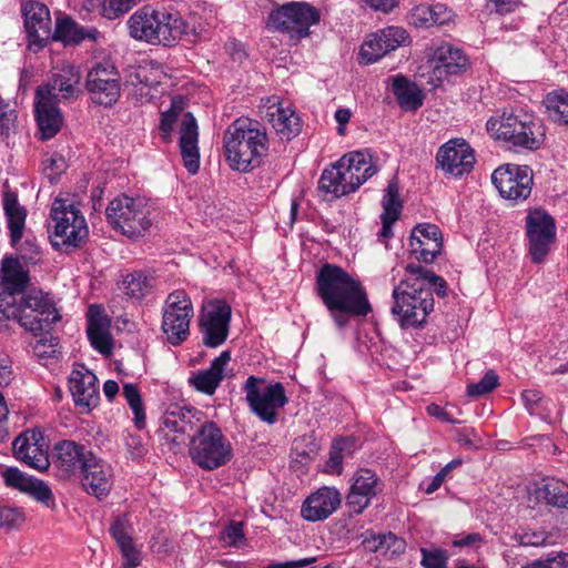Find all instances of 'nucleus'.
<instances>
[{
	"label": "nucleus",
	"mask_w": 568,
	"mask_h": 568,
	"mask_svg": "<svg viewBox=\"0 0 568 568\" xmlns=\"http://www.w3.org/2000/svg\"><path fill=\"white\" fill-rule=\"evenodd\" d=\"M316 293L338 328L347 326L351 317H366L372 312L359 280L335 264L326 263L316 273Z\"/></svg>",
	"instance_id": "nucleus-1"
},
{
	"label": "nucleus",
	"mask_w": 568,
	"mask_h": 568,
	"mask_svg": "<svg viewBox=\"0 0 568 568\" xmlns=\"http://www.w3.org/2000/svg\"><path fill=\"white\" fill-rule=\"evenodd\" d=\"M61 320L48 293L31 288L18 297L10 294L0 300V331H10L18 324L34 335L51 329Z\"/></svg>",
	"instance_id": "nucleus-2"
},
{
	"label": "nucleus",
	"mask_w": 568,
	"mask_h": 568,
	"mask_svg": "<svg viewBox=\"0 0 568 568\" xmlns=\"http://www.w3.org/2000/svg\"><path fill=\"white\" fill-rule=\"evenodd\" d=\"M223 146L230 168L246 173L262 164L268 151V139L257 121L239 118L224 132Z\"/></svg>",
	"instance_id": "nucleus-3"
},
{
	"label": "nucleus",
	"mask_w": 568,
	"mask_h": 568,
	"mask_svg": "<svg viewBox=\"0 0 568 568\" xmlns=\"http://www.w3.org/2000/svg\"><path fill=\"white\" fill-rule=\"evenodd\" d=\"M406 273V278L393 290L390 311L402 328H418L434 308L433 292L420 281V275L426 274L423 266L408 264Z\"/></svg>",
	"instance_id": "nucleus-4"
},
{
	"label": "nucleus",
	"mask_w": 568,
	"mask_h": 568,
	"mask_svg": "<svg viewBox=\"0 0 568 568\" xmlns=\"http://www.w3.org/2000/svg\"><path fill=\"white\" fill-rule=\"evenodd\" d=\"M487 132L496 140L506 142L515 152L537 151L546 140L541 121L523 110H504L486 123Z\"/></svg>",
	"instance_id": "nucleus-5"
},
{
	"label": "nucleus",
	"mask_w": 568,
	"mask_h": 568,
	"mask_svg": "<svg viewBox=\"0 0 568 568\" xmlns=\"http://www.w3.org/2000/svg\"><path fill=\"white\" fill-rule=\"evenodd\" d=\"M129 34L149 44L171 47L193 33V29L178 13L143 7L128 20Z\"/></svg>",
	"instance_id": "nucleus-6"
},
{
	"label": "nucleus",
	"mask_w": 568,
	"mask_h": 568,
	"mask_svg": "<svg viewBox=\"0 0 568 568\" xmlns=\"http://www.w3.org/2000/svg\"><path fill=\"white\" fill-rule=\"evenodd\" d=\"M190 457L204 470L226 465L233 457L231 443L214 422H204L190 440Z\"/></svg>",
	"instance_id": "nucleus-7"
},
{
	"label": "nucleus",
	"mask_w": 568,
	"mask_h": 568,
	"mask_svg": "<svg viewBox=\"0 0 568 568\" xmlns=\"http://www.w3.org/2000/svg\"><path fill=\"white\" fill-rule=\"evenodd\" d=\"M145 199L125 194L113 199L105 209L108 222L128 237L143 236L152 225Z\"/></svg>",
	"instance_id": "nucleus-8"
},
{
	"label": "nucleus",
	"mask_w": 568,
	"mask_h": 568,
	"mask_svg": "<svg viewBox=\"0 0 568 568\" xmlns=\"http://www.w3.org/2000/svg\"><path fill=\"white\" fill-rule=\"evenodd\" d=\"M53 222L52 244L55 247H79L88 237L89 230L80 210L65 200L55 199L51 206Z\"/></svg>",
	"instance_id": "nucleus-9"
},
{
	"label": "nucleus",
	"mask_w": 568,
	"mask_h": 568,
	"mask_svg": "<svg viewBox=\"0 0 568 568\" xmlns=\"http://www.w3.org/2000/svg\"><path fill=\"white\" fill-rule=\"evenodd\" d=\"M320 11L308 2L293 1L274 9L268 14L270 28L300 40L310 36V28L320 22Z\"/></svg>",
	"instance_id": "nucleus-10"
},
{
	"label": "nucleus",
	"mask_w": 568,
	"mask_h": 568,
	"mask_svg": "<svg viewBox=\"0 0 568 568\" xmlns=\"http://www.w3.org/2000/svg\"><path fill=\"white\" fill-rule=\"evenodd\" d=\"M243 390L250 409L263 422L272 425L278 418L277 410L287 403L284 386L281 383L265 385V379L250 376Z\"/></svg>",
	"instance_id": "nucleus-11"
},
{
	"label": "nucleus",
	"mask_w": 568,
	"mask_h": 568,
	"mask_svg": "<svg viewBox=\"0 0 568 568\" xmlns=\"http://www.w3.org/2000/svg\"><path fill=\"white\" fill-rule=\"evenodd\" d=\"M2 205L12 246L18 248L20 257L27 264H37L42 257L40 245L31 239L21 243L27 219L26 207L20 205L17 194L9 190L3 193Z\"/></svg>",
	"instance_id": "nucleus-12"
},
{
	"label": "nucleus",
	"mask_w": 568,
	"mask_h": 568,
	"mask_svg": "<svg viewBox=\"0 0 568 568\" xmlns=\"http://www.w3.org/2000/svg\"><path fill=\"white\" fill-rule=\"evenodd\" d=\"M193 317L191 298L184 291H174L165 300L162 313V331L172 345L183 343L190 333Z\"/></svg>",
	"instance_id": "nucleus-13"
},
{
	"label": "nucleus",
	"mask_w": 568,
	"mask_h": 568,
	"mask_svg": "<svg viewBox=\"0 0 568 568\" xmlns=\"http://www.w3.org/2000/svg\"><path fill=\"white\" fill-rule=\"evenodd\" d=\"M491 182L501 197L517 204L531 194L534 172L528 165L507 163L493 172Z\"/></svg>",
	"instance_id": "nucleus-14"
},
{
	"label": "nucleus",
	"mask_w": 568,
	"mask_h": 568,
	"mask_svg": "<svg viewBox=\"0 0 568 568\" xmlns=\"http://www.w3.org/2000/svg\"><path fill=\"white\" fill-rule=\"evenodd\" d=\"M528 252L534 263H540L548 255L556 240V222L541 209H530L525 219Z\"/></svg>",
	"instance_id": "nucleus-15"
},
{
	"label": "nucleus",
	"mask_w": 568,
	"mask_h": 568,
	"mask_svg": "<svg viewBox=\"0 0 568 568\" xmlns=\"http://www.w3.org/2000/svg\"><path fill=\"white\" fill-rule=\"evenodd\" d=\"M85 88L93 103L111 106L120 98V73L110 61L97 62L87 74Z\"/></svg>",
	"instance_id": "nucleus-16"
},
{
	"label": "nucleus",
	"mask_w": 568,
	"mask_h": 568,
	"mask_svg": "<svg viewBox=\"0 0 568 568\" xmlns=\"http://www.w3.org/2000/svg\"><path fill=\"white\" fill-rule=\"evenodd\" d=\"M232 308L222 300L212 301L200 317L202 341L206 347L215 348L222 345L230 332Z\"/></svg>",
	"instance_id": "nucleus-17"
},
{
	"label": "nucleus",
	"mask_w": 568,
	"mask_h": 568,
	"mask_svg": "<svg viewBox=\"0 0 568 568\" xmlns=\"http://www.w3.org/2000/svg\"><path fill=\"white\" fill-rule=\"evenodd\" d=\"M94 454L84 445L63 439L53 446L51 464L61 479H70L81 473Z\"/></svg>",
	"instance_id": "nucleus-18"
},
{
	"label": "nucleus",
	"mask_w": 568,
	"mask_h": 568,
	"mask_svg": "<svg viewBox=\"0 0 568 568\" xmlns=\"http://www.w3.org/2000/svg\"><path fill=\"white\" fill-rule=\"evenodd\" d=\"M80 72L73 65H64L49 81L37 88L36 95L54 103L78 99L81 93Z\"/></svg>",
	"instance_id": "nucleus-19"
},
{
	"label": "nucleus",
	"mask_w": 568,
	"mask_h": 568,
	"mask_svg": "<svg viewBox=\"0 0 568 568\" xmlns=\"http://www.w3.org/2000/svg\"><path fill=\"white\" fill-rule=\"evenodd\" d=\"M409 41L407 31L402 27L389 26L372 33L363 43L361 62L371 64Z\"/></svg>",
	"instance_id": "nucleus-20"
},
{
	"label": "nucleus",
	"mask_w": 568,
	"mask_h": 568,
	"mask_svg": "<svg viewBox=\"0 0 568 568\" xmlns=\"http://www.w3.org/2000/svg\"><path fill=\"white\" fill-rule=\"evenodd\" d=\"M12 448L17 459L39 471L47 470L51 465L48 444L41 430L23 432L13 440Z\"/></svg>",
	"instance_id": "nucleus-21"
},
{
	"label": "nucleus",
	"mask_w": 568,
	"mask_h": 568,
	"mask_svg": "<svg viewBox=\"0 0 568 568\" xmlns=\"http://www.w3.org/2000/svg\"><path fill=\"white\" fill-rule=\"evenodd\" d=\"M436 162L445 174L460 178L474 166V150L464 139H452L439 148Z\"/></svg>",
	"instance_id": "nucleus-22"
},
{
	"label": "nucleus",
	"mask_w": 568,
	"mask_h": 568,
	"mask_svg": "<svg viewBox=\"0 0 568 568\" xmlns=\"http://www.w3.org/2000/svg\"><path fill=\"white\" fill-rule=\"evenodd\" d=\"M384 487L381 478L371 469L363 468L354 473L351 478L346 504L355 514H362L371 500L382 493Z\"/></svg>",
	"instance_id": "nucleus-23"
},
{
	"label": "nucleus",
	"mask_w": 568,
	"mask_h": 568,
	"mask_svg": "<svg viewBox=\"0 0 568 568\" xmlns=\"http://www.w3.org/2000/svg\"><path fill=\"white\" fill-rule=\"evenodd\" d=\"M24 27L29 36V47L33 51L42 49L51 37V17L48 7L39 1H29L23 7Z\"/></svg>",
	"instance_id": "nucleus-24"
},
{
	"label": "nucleus",
	"mask_w": 568,
	"mask_h": 568,
	"mask_svg": "<svg viewBox=\"0 0 568 568\" xmlns=\"http://www.w3.org/2000/svg\"><path fill=\"white\" fill-rule=\"evenodd\" d=\"M83 489L98 499L106 497L113 485V469L110 464L93 455L79 474Z\"/></svg>",
	"instance_id": "nucleus-25"
},
{
	"label": "nucleus",
	"mask_w": 568,
	"mask_h": 568,
	"mask_svg": "<svg viewBox=\"0 0 568 568\" xmlns=\"http://www.w3.org/2000/svg\"><path fill=\"white\" fill-rule=\"evenodd\" d=\"M70 392L77 406L88 412L98 406L100 400L97 376L83 364L74 365L69 377Z\"/></svg>",
	"instance_id": "nucleus-26"
},
{
	"label": "nucleus",
	"mask_w": 568,
	"mask_h": 568,
	"mask_svg": "<svg viewBox=\"0 0 568 568\" xmlns=\"http://www.w3.org/2000/svg\"><path fill=\"white\" fill-rule=\"evenodd\" d=\"M409 247L417 261L432 263L440 254L443 247V235L435 224H418L414 227Z\"/></svg>",
	"instance_id": "nucleus-27"
},
{
	"label": "nucleus",
	"mask_w": 568,
	"mask_h": 568,
	"mask_svg": "<svg viewBox=\"0 0 568 568\" xmlns=\"http://www.w3.org/2000/svg\"><path fill=\"white\" fill-rule=\"evenodd\" d=\"M179 133L184 166L189 173L195 174L200 169L199 128L191 112L182 114Z\"/></svg>",
	"instance_id": "nucleus-28"
},
{
	"label": "nucleus",
	"mask_w": 568,
	"mask_h": 568,
	"mask_svg": "<svg viewBox=\"0 0 568 568\" xmlns=\"http://www.w3.org/2000/svg\"><path fill=\"white\" fill-rule=\"evenodd\" d=\"M30 282L29 270L26 268L19 257L4 256L0 267V300L7 295L18 297L27 292Z\"/></svg>",
	"instance_id": "nucleus-29"
},
{
	"label": "nucleus",
	"mask_w": 568,
	"mask_h": 568,
	"mask_svg": "<svg viewBox=\"0 0 568 568\" xmlns=\"http://www.w3.org/2000/svg\"><path fill=\"white\" fill-rule=\"evenodd\" d=\"M341 500L336 488L322 487L306 498L301 510L302 517L308 521L324 520L338 508Z\"/></svg>",
	"instance_id": "nucleus-30"
},
{
	"label": "nucleus",
	"mask_w": 568,
	"mask_h": 568,
	"mask_svg": "<svg viewBox=\"0 0 568 568\" xmlns=\"http://www.w3.org/2000/svg\"><path fill=\"white\" fill-rule=\"evenodd\" d=\"M197 412L194 408L187 407H174L166 412L162 419L164 429L169 433L175 434L172 437V442L182 444L186 438H192V433L196 430L199 418H196Z\"/></svg>",
	"instance_id": "nucleus-31"
},
{
	"label": "nucleus",
	"mask_w": 568,
	"mask_h": 568,
	"mask_svg": "<svg viewBox=\"0 0 568 568\" xmlns=\"http://www.w3.org/2000/svg\"><path fill=\"white\" fill-rule=\"evenodd\" d=\"M433 61L434 72L438 79L464 73L470 65L465 52L449 43H444L435 50Z\"/></svg>",
	"instance_id": "nucleus-32"
},
{
	"label": "nucleus",
	"mask_w": 568,
	"mask_h": 568,
	"mask_svg": "<svg viewBox=\"0 0 568 568\" xmlns=\"http://www.w3.org/2000/svg\"><path fill=\"white\" fill-rule=\"evenodd\" d=\"M231 361V353L229 351L222 352L215 357L207 369L194 373L189 383L197 392L206 395H213L224 378L225 366Z\"/></svg>",
	"instance_id": "nucleus-33"
},
{
	"label": "nucleus",
	"mask_w": 568,
	"mask_h": 568,
	"mask_svg": "<svg viewBox=\"0 0 568 568\" xmlns=\"http://www.w3.org/2000/svg\"><path fill=\"white\" fill-rule=\"evenodd\" d=\"M336 163L356 190L377 172L371 155L362 151L351 152L342 156Z\"/></svg>",
	"instance_id": "nucleus-34"
},
{
	"label": "nucleus",
	"mask_w": 568,
	"mask_h": 568,
	"mask_svg": "<svg viewBox=\"0 0 568 568\" xmlns=\"http://www.w3.org/2000/svg\"><path fill=\"white\" fill-rule=\"evenodd\" d=\"M34 113L40 139L47 141L55 136L63 125V115L58 103L34 95Z\"/></svg>",
	"instance_id": "nucleus-35"
},
{
	"label": "nucleus",
	"mask_w": 568,
	"mask_h": 568,
	"mask_svg": "<svg viewBox=\"0 0 568 568\" xmlns=\"http://www.w3.org/2000/svg\"><path fill=\"white\" fill-rule=\"evenodd\" d=\"M102 37L94 27H83L70 17L59 19L53 32V39L63 42L65 45H77L83 40L98 42Z\"/></svg>",
	"instance_id": "nucleus-36"
},
{
	"label": "nucleus",
	"mask_w": 568,
	"mask_h": 568,
	"mask_svg": "<svg viewBox=\"0 0 568 568\" xmlns=\"http://www.w3.org/2000/svg\"><path fill=\"white\" fill-rule=\"evenodd\" d=\"M318 191L326 200H333L355 192L356 187L352 182H348L345 172L339 170L338 164L335 163L332 168L322 172Z\"/></svg>",
	"instance_id": "nucleus-37"
},
{
	"label": "nucleus",
	"mask_w": 568,
	"mask_h": 568,
	"mask_svg": "<svg viewBox=\"0 0 568 568\" xmlns=\"http://www.w3.org/2000/svg\"><path fill=\"white\" fill-rule=\"evenodd\" d=\"M110 534L116 541L122 556L124 568H135L141 564L140 551L135 548L130 536V526L124 517H116L111 527Z\"/></svg>",
	"instance_id": "nucleus-38"
},
{
	"label": "nucleus",
	"mask_w": 568,
	"mask_h": 568,
	"mask_svg": "<svg viewBox=\"0 0 568 568\" xmlns=\"http://www.w3.org/2000/svg\"><path fill=\"white\" fill-rule=\"evenodd\" d=\"M534 496L537 503L568 511V486L555 478L542 479L537 484Z\"/></svg>",
	"instance_id": "nucleus-39"
},
{
	"label": "nucleus",
	"mask_w": 568,
	"mask_h": 568,
	"mask_svg": "<svg viewBox=\"0 0 568 568\" xmlns=\"http://www.w3.org/2000/svg\"><path fill=\"white\" fill-rule=\"evenodd\" d=\"M392 90L403 110L416 111L422 106V91L404 75L397 74L392 78Z\"/></svg>",
	"instance_id": "nucleus-40"
},
{
	"label": "nucleus",
	"mask_w": 568,
	"mask_h": 568,
	"mask_svg": "<svg viewBox=\"0 0 568 568\" xmlns=\"http://www.w3.org/2000/svg\"><path fill=\"white\" fill-rule=\"evenodd\" d=\"M155 286V277L145 271H133L123 276L120 290L132 300H142Z\"/></svg>",
	"instance_id": "nucleus-41"
},
{
	"label": "nucleus",
	"mask_w": 568,
	"mask_h": 568,
	"mask_svg": "<svg viewBox=\"0 0 568 568\" xmlns=\"http://www.w3.org/2000/svg\"><path fill=\"white\" fill-rule=\"evenodd\" d=\"M453 18V11L443 3L419 4L412 10V19L416 27L443 26Z\"/></svg>",
	"instance_id": "nucleus-42"
},
{
	"label": "nucleus",
	"mask_w": 568,
	"mask_h": 568,
	"mask_svg": "<svg viewBox=\"0 0 568 568\" xmlns=\"http://www.w3.org/2000/svg\"><path fill=\"white\" fill-rule=\"evenodd\" d=\"M270 121L275 131L286 140L292 139L301 131L300 118L288 108H277L275 112L271 113Z\"/></svg>",
	"instance_id": "nucleus-43"
},
{
	"label": "nucleus",
	"mask_w": 568,
	"mask_h": 568,
	"mask_svg": "<svg viewBox=\"0 0 568 568\" xmlns=\"http://www.w3.org/2000/svg\"><path fill=\"white\" fill-rule=\"evenodd\" d=\"M356 449L355 439L352 437H344L333 442L327 460V469L332 474L339 475L342 473V465L344 459L353 456Z\"/></svg>",
	"instance_id": "nucleus-44"
},
{
	"label": "nucleus",
	"mask_w": 568,
	"mask_h": 568,
	"mask_svg": "<svg viewBox=\"0 0 568 568\" xmlns=\"http://www.w3.org/2000/svg\"><path fill=\"white\" fill-rule=\"evenodd\" d=\"M88 338L94 349L103 355L112 352V339L106 325L101 320L90 318L87 328Z\"/></svg>",
	"instance_id": "nucleus-45"
},
{
	"label": "nucleus",
	"mask_w": 568,
	"mask_h": 568,
	"mask_svg": "<svg viewBox=\"0 0 568 568\" xmlns=\"http://www.w3.org/2000/svg\"><path fill=\"white\" fill-rule=\"evenodd\" d=\"M545 105L549 116L559 124L568 125V92L554 91L546 95Z\"/></svg>",
	"instance_id": "nucleus-46"
},
{
	"label": "nucleus",
	"mask_w": 568,
	"mask_h": 568,
	"mask_svg": "<svg viewBox=\"0 0 568 568\" xmlns=\"http://www.w3.org/2000/svg\"><path fill=\"white\" fill-rule=\"evenodd\" d=\"M123 396L134 414V423L136 427L142 428L145 423V412L138 387L133 384H124Z\"/></svg>",
	"instance_id": "nucleus-47"
},
{
	"label": "nucleus",
	"mask_w": 568,
	"mask_h": 568,
	"mask_svg": "<svg viewBox=\"0 0 568 568\" xmlns=\"http://www.w3.org/2000/svg\"><path fill=\"white\" fill-rule=\"evenodd\" d=\"M141 0H100V13L102 17L114 20L129 12Z\"/></svg>",
	"instance_id": "nucleus-48"
},
{
	"label": "nucleus",
	"mask_w": 568,
	"mask_h": 568,
	"mask_svg": "<svg viewBox=\"0 0 568 568\" xmlns=\"http://www.w3.org/2000/svg\"><path fill=\"white\" fill-rule=\"evenodd\" d=\"M383 214L385 216L399 217L402 211V201L399 197V186L396 181H390L383 197Z\"/></svg>",
	"instance_id": "nucleus-49"
},
{
	"label": "nucleus",
	"mask_w": 568,
	"mask_h": 568,
	"mask_svg": "<svg viewBox=\"0 0 568 568\" xmlns=\"http://www.w3.org/2000/svg\"><path fill=\"white\" fill-rule=\"evenodd\" d=\"M377 544L374 547L375 551H378L383 555H399L405 551L406 542L404 539L398 538L394 534L389 532L387 535H379L376 539Z\"/></svg>",
	"instance_id": "nucleus-50"
},
{
	"label": "nucleus",
	"mask_w": 568,
	"mask_h": 568,
	"mask_svg": "<svg viewBox=\"0 0 568 568\" xmlns=\"http://www.w3.org/2000/svg\"><path fill=\"white\" fill-rule=\"evenodd\" d=\"M7 486L28 493L36 478L26 475L16 467H9L2 473Z\"/></svg>",
	"instance_id": "nucleus-51"
},
{
	"label": "nucleus",
	"mask_w": 568,
	"mask_h": 568,
	"mask_svg": "<svg viewBox=\"0 0 568 568\" xmlns=\"http://www.w3.org/2000/svg\"><path fill=\"white\" fill-rule=\"evenodd\" d=\"M497 386L498 375L493 369H489L478 383H473L467 386V395L470 397H479L490 393Z\"/></svg>",
	"instance_id": "nucleus-52"
},
{
	"label": "nucleus",
	"mask_w": 568,
	"mask_h": 568,
	"mask_svg": "<svg viewBox=\"0 0 568 568\" xmlns=\"http://www.w3.org/2000/svg\"><path fill=\"white\" fill-rule=\"evenodd\" d=\"M17 112L0 97V135L8 138L17 129Z\"/></svg>",
	"instance_id": "nucleus-53"
},
{
	"label": "nucleus",
	"mask_w": 568,
	"mask_h": 568,
	"mask_svg": "<svg viewBox=\"0 0 568 568\" xmlns=\"http://www.w3.org/2000/svg\"><path fill=\"white\" fill-rule=\"evenodd\" d=\"M422 566L424 568H447L449 556L446 550L440 548L427 549L420 548Z\"/></svg>",
	"instance_id": "nucleus-54"
},
{
	"label": "nucleus",
	"mask_w": 568,
	"mask_h": 568,
	"mask_svg": "<svg viewBox=\"0 0 568 568\" xmlns=\"http://www.w3.org/2000/svg\"><path fill=\"white\" fill-rule=\"evenodd\" d=\"M568 566V554L564 551L554 552L545 559L534 560L521 568H565Z\"/></svg>",
	"instance_id": "nucleus-55"
},
{
	"label": "nucleus",
	"mask_w": 568,
	"mask_h": 568,
	"mask_svg": "<svg viewBox=\"0 0 568 568\" xmlns=\"http://www.w3.org/2000/svg\"><path fill=\"white\" fill-rule=\"evenodd\" d=\"M181 111L182 108L178 106L175 102H173L170 110L162 112L159 129L161 131V136L165 142L171 141V132L173 129V124L176 122Z\"/></svg>",
	"instance_id": "nucleus-56"
},
{
	"label": "nucleus",
	"mask_w": 568,
	"mask_h": 568,
	"mask_svg": "<svg viewBox=\"0 0 568 568\" xmlns=\"http://www.w3.org/2000/svg\"><path fill=\"white\" fill-rule=\"evenodd\" d=\"M24 521V515L18 509L9 506L0 507V527L7 529L18 528Z\"/></svg>",
	"instance_id": "nucleus-57"
},
{
	"label": "nucleus",
	"mask_w": 568,
	"mask_h": 568,
	"mask_svg": "<svg viewBox=\"0 0 568 568\" xmlns=\"http://www.w3.org/2000/svg\"><path fill=\"white\" fill-rule=\"evenodd\" d=\"M221 540L227 546H239L244 540L242 523H230L221 532Z\"/></svg>",
	"instance_id": "nucleus-58"
},
{
	"label": "nucleus",
	"mask_w": 568,
	"mask_h": 568,
	"mask_svg": "<svg viewBox=\"0 0 568 568\" xmlns=\"http://www.w3.org/2000/svg\"><path fill=\"white\" fill-rule=\"evenodd\" d=\"M28 494L34 497L37 500L43 503L48 507L54 504V498L51 489L42 480L34 479Z\"/></svg>",
	"instance_id": "nucleus-59"
},
{
	"label": "nucleus",
	"mask_w": 568,
	"mask_h": 568,
	"mask_svg": "<svg viewBox=\"0 0 568 568\" xmlns=\"http://www.w3.org/2000/svg\"><path fill=\"white\" fill-rule=\"evenodd\" d=\"M426 274L420 275V281H423V286L428 287L432 291V287L436 291L437 295L440 297L446 296V282L443 277L434 274L429 270L424 268Z\"/></svg>",
	"instance_id": "nucleus-60"
},
{
	"label": "nucleus",
	"mask_w": 568,
	"mask_h": 568,
	"mask_svg": "<svg viewBox=\"0 0 568 568\" xmlns=\"http://www.w3.org/2000/svg\"><path fill=\"white\" fill-rule=\"evenodd\" d=\"M516 538L521 546L540 547L547 544L549 535L545 531H524Z\"/></svg>",
	"instance_id": "nucleus-61"
},
{
	"label": "nucleus",
	"mask_w": 568,
	"mask_h": 568,
	"mask_svg": "<svg viewBox=\"0 0 568 568\" xmlns=\"http://www.w3.org/2000/svg\"><path fill=\"white\" fill-rule=\"evenodd\" d=\"M460 459H454L450 463H448L439 473L435 475L432 483L427 486L426 493L433 494L443 484L445 477L447 474L456 466L460 465Z\"/></svg>",
	"instance_id": "nucleus-62"
},
{
	"label": "nucleus",
	"mask_w": 568,
	"mask_h": 568,
	"mask_svg": "<svg viewBox=\"0 0 568 568\" xmlns=\"http://www.w3.org/2000/svg\"><path fill=\"white\" fill-rule=\"evenodd\" d=\"M315 557H306L297 560H288L285 562H270L263 568H304L315 562Z\"/></svg>",
	"instance_id": "nucleus-63"
},
{
	"label": "nucleus",
	"mask_w": 568,
	"mask_h": 568,
	"mask_svg": "<svg viewBox=\"0 0 568 568\" xmlns=\"http://www.w3.org/2000/svg\"><path fill=\"white\" fill-rule=\"evenodd\" d=\"M364 1L372 9L382 11L385 13L392 11L399 3V0H364Z\"/></svg>",
	"instance_id": "nucleus-64"
}]
</instances>
